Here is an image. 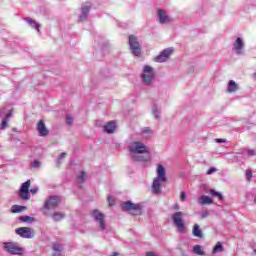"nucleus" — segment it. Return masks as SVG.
<instances>
[{"label":"nucleus","mask_w":256,"mask_h":256,"mask_svg":"<svg viewBox=\"0 0 256 256\" xmlns=\"http://www.w3.org/2000/svg\"><path fill=\"white\" fill-rule=\"evenodd\" d=\"M130 157L137 163H149L151 161V152L143 142L134 141L128 146Z\"/></svg>","instance_id":"1"},{"label":"nucleus","mask_w":256,"mask_h":256,"mask_svg":"<svg viewBox=\"0 0 256 256\" xmlns=\"http://www.w3.org/2000/svg\"><path fill=\"white\" fill-rule=\"evenodd\" d=\"M156 171L158 177L154 179L152 189L156 195H159L161 193V181L167 183V176H165V167L161 164L157 165Z\"/></svg>","instance_id":"2"},{"label":"nucleus","mask_w":256,"mask_h":256,"mask_svg":"<svg viewBox=\"0 0 256 256\" xmlns=\"http://www.w3.org/2000/svg\"><path fill=\"white\" fill-rule=\"evenodd\" d=\"M122 211H126L130 215H133V217H139V215L143 214V206L131 201H126L122 203Z\"/></svg>","instance_id":"3"},{"label":"nucleus","mask_w":256,"mask_h":256,"mask_svg":"<svg viewBox=\"0 0 256 256\" xmlns=\"http://www.w3.org/2000/svg\"><path fill=\"white\" fill-rule=\"evenodd\" d=\"M31 187V180H27L26 182L22 183L21 188L19 190V197L20 199H23V201H29L31 198V193L35 195L37 193V189H31L29 191V188Z\"/></svg>","instance_id":"4"},{"label":"nucleus","mask_w":256,"mask_h":256,"mask_svg":"<svg viewBox=\"0 0 256 256\" xmlns=\"http://www.w3.org/2000/svg\"><path fill=\"white\" fill-rule=\"evenodd\" d=\"M172 220L174 221V225L177 227L179 233H186L187 226H185V222L183 221V212L178 211L174 213Z\"/></svg>","instance_id":"5"},{"label":"nucleus","mask_w":256,"mask_h":256,"mask_svg":"<svg viewBox=\"0 0 256 256\" xmlns=\"http://www.w3.org/2000/svg\"><path fill=\"white\" fill-rule=\"evenodd\" d=\"M128 43L133 55H135V57H139V55H141V44H139V40L136 36L130 35Z\"/></svg>","instance_id":"6"},{"label":"nucleus","mask_w":256,"mask_h":256,"mask_svg":"<svg viewBox=\"0 0 256 256\" xmlns=\"http://www.w3.org/2000/svg\"><path fill=\"white\" fill-rule=\"evenodd\" d=\"M155 79V71H153V67L144 66V72L142 74V81L145 85H151V81Z\"/></svg>","instance_id":"7"},{"label":"nucleus","mask_w":256,"mask_h":256,"mask_svg":"<svg viewBox=\"0 0 256 256\" xmlns=\"http://www.w3.org/2000/svg\"><path fill=\"white\" fill-rule=\"evenodd\" d=\"M4 249L11 255H23V248L17 246V244L13 242H5Z\"/></svg>","instance_id":"8"},{"label":"nucleus","mask_w":256,"mask_h":256,"mask_svg":"<svg viewBox=\"0 0 256 256\" xmlns=\"http://www.w3.org/2000/svg\"><path fill=\"white\" fill-rule=\"evenodd\" d=\"M92 217L99 223L100 231H105V214L101 213L99 210H93Z\"/></svg>","instance_id":"9"},{"label":"nucleus","mask_w":256,"mask_h":256,"mask_svg":"<svg viewBox=\"0 0 256 256\" xmlns=\"http://www.w3.org/2000/svg\"><path fill=\"white\" fill-rule=\"evenodd\" d=\"M16 234L20 237H23V239H33L35 237V234L33 233V230L29 227H20L15 230Z\"/></svg>","instance_id":"10"},{"label":"nucleus","mask_w":256,"mask_h":256,"mask_svg":"<svg viewBox=\"0 0 256 256\" xmlns=\"http://www.w3.org/2000/svg\"><path fill=\"white\" fill-rule=\"evenodd\" d=\"M59 196H50L44 203V209L49 211L50 209H55L59 207Z\"/></svg>","instance_id":"11"},{"label":"nucleus","mask_w":256,"mask_h":256,"mask_svg":"<svg viewBox=\"0 0 256 256\" xmlns=\"http://www.w3.org/2000/svg\"><path fill=\"white\" fill-rule=\"evenodd\" d=\"M172 54H173V48H167L163 50L161 54L155 58V61L156 63H165V61H167Z\"/></svg>","instance_id":"12"},{"label":"nucleus","mask_w":256,"mask_h":256,"mask_svg":"<svg viewBox=\"0 0 256 256\" xmlns=\"http://www.w3.org/2000/svg\"><path fill=\"white\" fill-rule=\"evenodd\" d=\"M37 131L40 137H47L49 135V130L47 129V126H45V122L43 120H39L37 123Z\"/></svg>","instance_id":"13"},{"label":"nucleus","mask_w":256,"mask_h":256,"mask_svg":"<svg viewBox=\"0 0 256 256\" xmlns=\"http://www.w3.org/2000/svg\"><path fill=\"white\" fill-rule=\"evenodd\" d=\"M157 13H158L159 23H161L162 25H164L165 23H171V18L168 15H166L163 9L158 8Z\"/></svg>","instance_id":"14"},{"label":"nucleus","mask_w":256,"mask_h":256,"mask_svg":"<svg viewBox=\"0 0 256 256\" xmlns=\"http://www.w3.org/2000/svg\"><path fill=\"white\" fill-rule=\"evenodd\" d=\"M82 15L79 16V21H85L87 19V16L89 15V11H91V4L89 2H85L82 7Z\"/></svg>","instance_id":"15"},{"label":"nucleus","mask_w":256,"mask_h":256,"mask_svg":"<svg viewBox=\"0 0 256 256\" xmlns=\"http://www.w3.org/2000/svg\"><path fill=\"white\" fill-rule=\"evenodd\" d=\"M103 129L105 133L111 135L115 133V129H117V123L115 121H110L104 125Z\"/></svg>","instance_id":"16"},{"label":"nucleus","mask_w":256,"mask_h":256,"mask_svg":"<svg viewBox=\"0 0 256 256\" xmlns=\"http://www.w3.org/2000/svg\"><path fill=\"white\" fill-rule=\"evenodd\" d=\"M192 235L198 237V239H203V230L199 227V224H194L192 228Z\"/></svg>","instance_id":"17"},{"label":"nucleus","mask_w":256,"mask_h":256,"mask_svg":"<svg viewBox=\"0 0 256 256\" xmlns=\"http://www.w3.org/2000/svg\"><path fill=\"white\" fill-rule=\"evenodd\" d=\"M238 89H239V85H237V83H235L233 80H230L228 82V88H227L228 93H237Z\"/></svg>","instance_id":"18"},{"label":"nucleus","mask_w":256,"mask_h":256,"mask_svg":"<svg viewBox=\"0 0 256 256\" xmlns=\"http://www.w3.org/2000/svg\"><path fill=\"white\" fill-rule=\"evenodd\" d=\"M243 40L241 38H237L234 43V49L238 53V55H241V49H243Z\"/></svg>","instance_id":"19"},{"label":"nucleus","mask_w":256,"mask_h":256,"mask_svg":"<svg viewBox=\"0 0 256 256\" xmlns=\"http://www.w3.org/2000/svg\"><path fill=\"white\" fill-rule=\"evenodd\" d=\"M11 117H13V111H10L6 117L2 120V123L0 125V129H7V127H9V125L7 124L9 122V119H11Z\"/></svg>","instance_id":"20"},{"label":"nucleus","mask_w":256,"mask_h":256,"mask_svg":"<svg viewBox=\"0 0 256 256\" xmlns=\"http://www.w3.org/2000/svg\"><path fill=\"white\" fill-rule=\"evenodd\" d=\"M198 203L200 205H211L213 204V200L209 196H201L198 199Z\"/></svg>","instance_id":"21"},{"label":"nucleus","mask_w":256,"mask_h":256,"mask_svg":"<svg viewBox=\"0 0 256 256\" xmlns=\"http://www.w3.org/2000/svg\"><path fill=\"white\" fill-rule=\"evenodd\" d=\"M193 253H195V255H199V256L205 255V251H203V247L201 245H195L193 247Z\"/></svg>","instance_id":"22"},{"label":"nucleus","mask_w":256,"mask_h":256,"mask_svg":"<svg viewBox=\"0 0 256 256\" xmlns=\"http://www.w3.org/2000/svg\"><path fill=\"white\" fill-rule=\"evenodd\" d=\"M52 219H54V221H62V219H65V213L55 212L52 216Z\"/></svg>","instance_id":"23"},{"label":"nucleus","mask_w":256,"mask_h":256,"mask_svg":"<svg viewBox=\"0 0 256 256\" xmlns=\"http://www.w3.org/2000/svg\"><path fill=\"white\" fill-rule=\"evenodd\" d=\"M24 206H19V205H13L11 208V213H21V211H25Z\"/></svg>","instance_id":"24"},{"label":"nucleus","mask_w":256,"mask_h":256,"mask_svg":"<svg viewBox=\"0 0 256 256\" xmlns=\"http://www.w3.org/2000/svg\"><path fill=\"white\" fill-rule=\"evenodd\" d=\"M27 23H29V25H31V27H34V29H36L37 31H39V27H41V25L35 21H33L31 18H26Z\"/></svg>","instance_id":"25"},{"label":"nucleus","mask_w":256,"mask_h":256,"mask_svg":"<svg viewBox=\"0 0 256 256\" xmlns=\"http://www.w3.org/2000/svg\"><path fill=\"white\" fill-rule=\"evenodd\" d=\"M223 250H224L223 244H221V242H217V244L213 248L212 253H221Z\"/></svg>","instance_id":"26"},{"label":"nucleus","mask_w":256,"mask_h":256,"mask_svg":"<svg viewBox=\"0 0 256 256\" xmlns=\"http://www.w3.org/2000/svg\"><path fill=\"white\" fill-rule=\"evenodd\" d=\"M85 179H87V173L81 172L80 175L77 176V182L78 183H84Z\"/></svg>","instance_id":"27"},{"label":"nucleus","mask_w":256,"mask_h":256,"mask_svg":"<svg viewBox=\"0 0 256 256\" xmlns=\"http://www.w3.org/2000/svg\"><path fill=\"white\" fill-rule=\"evenodd\" d=\"M210 195H212V197H217L220 200H223V194H221L220 192H217L214 189L210 190Z\"/></svg>","instance_id":"28"},{"label":"nucleus","mask_w":256,"mask_h":256,"mask_svg":"<svg viewBox=\"0 0 256 256\" xmlns=\"http://www.w3.org/2000/svg\"><path fill=\"white\" fill-rule=\"evenodd\" d=\"M53 250L56 251L57 253H61L63 251V248L59 244H54Z\"/></svg>","instance_id":"29"},{"label":"nucleus","mask_w":256,"mask_h":256,"mask_svg":"<svg viewBox=\"0 0 256 256\" xmlns=\"http://www.w3.org/2000/svg\"><path fill=\"white\" fill-rule=\"evenodd\" d=\"M107 201H108L109 207H113V205H115V199L113 197L108 196Z\"/></svg>","instance_id":"30"},{"label":"nucleus","mask_w":256,"mask_h":256,"mask_svg":"<svg viewBox=\"0 0 256 256\" xmlns=\"http://www.w3.org/2000/svg\"><path fill=\"white\" fill-rule=\"evenodd\" d=\"M33 218H31L30 216H22L20 217V221H22V223H27V221H32Z\"/></svg>","instance_id":"31"},{"label":"nucleus","mask_w":256,"mask_h":256,"mask_svg":"<svg viewBox=\"0 0 256 256\" xmlns=\"http://www.w3.org/2000/svg\"><path fill=\"white\" fill-rule=\"evenodd\" d=\"M251 177H253V172H251V170H246L247 181H251Z\"/></svg>","instance_id":"32"},{"label":"nucleus","mask_w":256,"mask_h":256,"mask_svg":"<svg viewBox=\"0 0 256 256\" xmlns=\"http://www.w3.org/2000/svg\"><path fill=\"white\" fill-rule=\"evenodd\" d=\"M217 171V168L211 167L207 170V175H213Z\"/></svg>","instance_id":"33"},{"label":"nucleus","mask_w":256,"mask_h":256,"mask_svg":"<svg viewBox=\"0 0 256 256\" xmlns=\"http://www.w3.org/2000/svg\"><path fill=\"white\" fill-rule=\"evenodd\" d=\"M32 167L34 168L41 167V162H39V160H34V162L32 163Z\"/></svg>","instance_id":"34"},{"label":"nucleus","mask_w":256,"mask_h":256,"mask_svg":"<svg viewBox=\"0 0 256 256\" xmlns=\"http://www.w3.org/2000/svg\"><path fill=\"white\" fill-rule=\"evenodd\" d=\"M180 199H181V201H185L187 199V193L186 192H181L180 193Z\"/></svg>","instance_id":"35"},{"label":"nucleus","mask_w":256,"mask_h":256,"mask_svg":"<svg viewBox=\"0 0 256 256\" xmlns=\"http://www.w3.org/2000/svg\"><path fill=\"white\" fill-rule=\"evenodd\" d=\"M247 155H248V157H254V155H255V150H248V151H247Z\"/></svg>","instance_id":"36"},{"label":"nucleus","mask_w":256,"mask_h":256,"mask_svg":"<svg viewBox=\"0 0 256 256\" xmlns=\"http://www.w3.org/2000/svg\"><path fill=\"white\" fill-rule=\"evenodd\" d=\"M143 133H153V130H151L149 127H146L143 129Z\"/></svg>","instance_id":"37"},{"label":"nucleus","mask_w":256,"mask_h":256,"mask_svg":"<svg viewBox=\"0 0 256 256\" xmlns=\"http://www.w3.org/2000/svg\"><path fill=\"white\" fill-rule=\"evenodd\" d=\"M216 143H227L225 139H216Z\"/></svg>","instance_id":"38"},{"label":"nucleus","mask_w":256,"mask_h":256,"mask_svg":"<svg viewBox=\"0 0 256 256\" xmlns=\"http://www.w3.org/2000/svg\"><path fill=\"white\" fill-rule=\"evenodd\" d=\"M72 122H73V120L71 119V117H67V124L71 125Z\"/></svg>","instance_id":"39"},{"label":"nucleus","mask_w":256,"mask_h":256,"mask_svg":"<svg viewBox=\"0 0 256 256\" xmlns=\"http://www.w3.org/2000/svg\"><path fill=\"white\" fill-rule=\"evenodd\" d=\"M64 157H67V153L63 152L61 155H60V159H63Z\"/></svg>","instance_id":"40"},{"label":"nucleus","mask_w":256,"mask_h":256,"mask_svg":"<svg viewBox=\"0 0 256 256\" xmlns=\"http://www.w3.org/2000/svg\"><path fill=\"white\" fill-rule=\"evenodd\" d=\"M154 115H155V117H159V116H158V115H159V112L155 111V112H154Z\"/></svg>","instance_id":"41"},{"label":"nucleus","mask_w":256,"mask_h":256,"mask_svg":"<svg viewBox=\"0 0 256 256\" xmlns=\"http://www.w3.org/2000/svg\"><path fill=\"white\" fill-rule=\"evenodd\" d=\"M253 79L256 81V72L253 74Z\"/></svg>","instance_id":"42"},{"label":"nucleus","mask_w":256,"mask_h":256,"mask_svg":"<svg viewBox=\"0 0 256 256\" xmlns=\"http://www.w3.org/2000/svg\"><path fill=\"white\" fill-rule=\"evenodd\" d=\"M254 253L256 254V249L254 250Z\"/></svg>","instance_id":"43"}]
</instances>
